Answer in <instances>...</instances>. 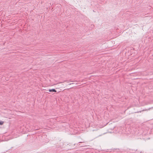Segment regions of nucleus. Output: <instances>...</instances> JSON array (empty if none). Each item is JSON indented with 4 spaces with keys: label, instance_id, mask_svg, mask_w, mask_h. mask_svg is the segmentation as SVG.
<instances>
[{
    "label": "nucleus",
    "instance_id": "f257e3e1",
    "mask_svg": "<svg viewBox=\"0 0 153 153\" xmlns=\"http://www.w3.org/2000/svg\"><path fill=\"white\" fill-rule=\"evenodd\" d=\"M48 91L49 92H56V90L54 89H49L48 90Z\"/></svg>",
    "mask_w": 153,
    "mask_h": 153
},
{
    "label": "nucleus",
    "instance_id": "f03ea898",
    "mask_svg": "<svg viewBox=\"0 0 153 153\" xmlns=\"http://www.w3.org/2000/svg\"><path fill=\"white\" fill-rule=\"evenodd\" d=\"M4 122L3 121H0V125H2L3 124Z\"/></svg>",
    "mask_w": 153,
    "mask_h": 153
},
{
    "label": "nucleus",
    "instance_id": "7ed1b4c3",
    "mask_svg": "<svg viewBox=\"0 0 153 153\" xmlns=\"http://www.w3.org/2000/svg\"><path fill=\"white\" fill-rule=\"evenodd\" d=\"M84 143V142H79V143Z\"/></svg>",
    "mask_w": 153,
    "mask_h": 153
}]
</instances>
